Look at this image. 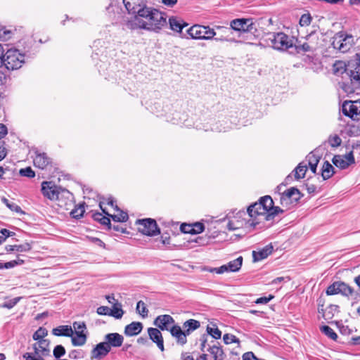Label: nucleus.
<instances>
[{
	"mask_svg": "<svg viewBox=\"0 0 360 360\" xmlns=\"http://www.w3.org/2000/svg\"><path fill=\"white\" fill-rule=\"evenodd\" d=\"M167 14L153 7L150 2L149 6L129 20L126 25L130 30H144L159 33L167 25Z\"/></svg>",
	"mask_w": 360,
	"mask_h": 360,
	"instance_id": "1",
	"label": "nucleus"
},
{
	"mask_svg": "<svg viewBox=\"0 0 360 360\" xmlns=\"http://www.w3.org/2000/svg\"><path fill=\"white\" fill-rule=\"evenodd\" d=\"M274 205V201L269 195L262 197L258 202L250 205L247 210L250 219L248 223L250 226L263 229L268 226L266 222L269 221V210Z\"/></svg>",
	"mask_w": 360,
	"mask_h": 360,
	"instance_id": "2",
	"label": "nucleus"
},
{
	"mask_svg": "<svg viewBox=\"0 0 360 360\" xmlns=\"http://www.w3.org/2000/svg\"><path fill=\"white\" fill-rule=\"evenodd\" d=\"M41 193L44 197L51 200H58L60 207L72 205V194L68 190L55 185L51 181L42 182Z\"/></svg>",
	"mask_w": 360,
	"mask_h": 360,
	"instance_id": "3",
	"label": "nucleus"
},
{
	"mask_svg": "<svg viewBox=\"0 0 360 360\" xmlns=\"http://www.w3.org/2000/svg\"><path fill=\"white\" fill-rule=\"evenodd\" d=\"M1 65L8 70H15L20 68L25 63V55L16 49H7L1 59Z\"/></svg>",
	"mask_w": 360,
	"mask_h": 360,
	"instance_id": "4",
	"label": "nucleus"
},
{
	"mask_svg": "<svg viewBox=\"0 0 360 360\" xmlns=\"http://www.w3.org/2000/svg\"><path fill=\"white\" fill-rule=\"evenodd\" d=\"M48 335V331L45 328L39 327L33 334L32 338L36 341L32 345V349L37 351H41L44 355H50V342L44 338Z\"/></svg>",
	"mask_w": 360,
	"mask_h": 360,
	"instance_id": "5",
	"label": "nucleus"
},
{
	"mask_svg": "<svg viewBox=\"0 0 360 360\" xmlns=\"http://www.w3.org/2000/svg\"><path fill=\"white\" fill-rule=\"evenodd\" d=\"M354 37L344 32H337L332 38L331 45L342 53L347 52L354 45Z\"/></svg>",
	"mask_w": 360,
	"mask_h": 360,
	"instance_id": "6",
	"label": "nucleus"
},
{
	"mask_svg": "<svg viewBox=\"0 0 360 360\" xmlns=\"http://www.w3.org/2000/svg\"><path fill=\"white\" fill-rule=\"evenodd\" d=\"M187 33L194 39L211 40L217 35L214 28L200 25H193L187 30Z\"/></svg>",
	"mask_w": 360,
	"mask_h": 360,
	"instance_id": "7",
	"label": "nucleus"
},
{
	"mask_svg": "<svg viewBox=\"0 0 360 360\" xmlns=\"http://www.w3.org/2000/svg\"><path fill=\"white\" fill-rule=\"evenodd\" d=\"M268 39L274 49L284 51L293 46L292 40L283 32L271 33Z\"/></svg>",
	"mask_w": 360,
	"mask_h": 360,
	"instance_id": "8",
	"label": "nucleus"
},
{
	"mask_svg": "<svg viewBox=\"0 0 360 360\" xmlns=\"http://www.w3.org/2000/svg\"><path fill=\"white\" fill-rule=\"evenodd\" d=\"M302 196L297 188L291 187L281 194L280 203L283 207L289 209L296 205Z\"/></svg>",
	"mask_w": 360,
	"mask_h": 360,
	"instance_id": "9",
	"label": "nucleus"
},
{
	"mask_svg": "<svg viewBox=\"0 0 360 360\" xmlns=\"http://www.w3.org/2000/svg\"><path fill=\"white\" fill-rule=\"evenodd\" d=\"M136 224L138 226V231L143 235L154 236L160 233L155 220L153 219H138Z\"/></svg>",
	"mask_w": 360,
	"mask_h": 360,
	"instance_id": "10",
	"label": "nucleus"
},
{
	"mask_svg": "<svg viewBox=\"0 0 360 360\" xmlns=\"http://www.w3.org/2000/svg\"><path fill=\"white\" fill-rule=\"evenodd\" d=\"M342 108L345 116L355 121L360 120V100L345 101Z\"/></svg>",
	"mask_w": 360,
	"mask_h": 360,
	"instance_id": "11",
	"label": "nucleus"
},
{
	"mask_svg": "<svg viewBox=\"0 0 360 360\" xmlns=\"http://www.w3.org/2000/svg\"><path fill=\"white\" fill-rule=\"evenodd\" d=\"M231 30L240 32H252L256 30L252 18H237L231 21Z\"/></svg>",
	"mask_w": 360,
	"mask_h": 360,
	"instance_id": "12",
	"label": "nucleus"
},
{
	"mask_svg": "<svg viewBox=\"0 0 360 360\" xmlns=\"http://www.w3.org/2000/svg\"><path fill=\"white\" fill-rule=\"evenodd\" d=\"M243 264V257H238L236 259L229 262L227 264L222 265L218 268H213L210 270V272H215L221 274L225 272H236L238 271Z\"/></svg>",
	"mask_w": 360,
	"mask_h": 360,
	"instance_id": "13",
	"label": "nucleus"
},
{
	"mask_svg": "<svg viewBox=\"0 0 360 360\" xmlns=\"http://www.w3.org/2000/svg\"><path fill=\"white\" fill-rule=\"evenodd\" d=\"M129 13L135 16L144 7L149 6L150 0H122Z\"/></svg>",
	"mask_w": 360,
	"mask_h": 360,
	"instance_id": "14",
	"label": "nucleus"
},
{
	"mask_svg": "<svg viewBox=\"0 0 360 360\" xmlns=\"http://www.w3.org/2000/svg\"><path fill=\"white\" fill-rule=\"evenodd\" d=\"M247 213L244 211H239L236 216L229 220L227 228L230 231H235L243 228L245 225L248 224V220L244 217Z\"/></svg>",
	"mask_w": 360,
	"mask_h": 360,
	"instance_id": "15",
	"label": "nucleus"
},
{
	"mask_svg": "<svg viewBox=\"0 0 360 360\" xmlns=\"http://www.w3.org/2000/svg\"><path fill=\"white\" fill-rule=\"evenodd\" d=\"M332 162L337 167H339L341 169H345L349 165L354 164L355 162V160L353 152L350 151L345 155H334Z\"/></svg>",
	"mask_w": 360,
	"mask_h": 360,
	"instance_id": "16",
	"label": "nucleus"
},
{
	"mask_svg": "<svg viewBox=\"0 0 360 360\" xmlns=\"http://www.w3.org/2000/svg\"><path fill=\"white\" fill-rule=\"evenodd\" d=\"M174 319L168 314L160 315L154 320L153 324L162 330H169Z\"/></svg>",
	"mask_w": 360,
	"mask_h": 360,
	"instance_id": "17",
	"label": "nucleus"
},
{
	"mask_svg": "<svg viewBox=\"0 0 360 360\" xmlns=\"http://www.w3.org/2000/svg\"><path fill=\"white\" fill-rule=\"evenodd\" d=\"M110 352V347L104 341L97 344L91 352V358L101 359L106 356Z\"/></svg>",
	"mask_w": 360,
	"mask_h": 360,
	"instance_id": "18",
	"label": "nucleus"
},
{
	"mask_svg": "<svg viewBox=\"0 0 360 360\" xmlns=\"http://www.w3.org/2000/svg\"><path fill=\"white\" fill-rule=\"evenodd\" d=\"M218 30L219 32H217V35L212 39L214 41L229 42L234 41V40L230 37L231 34V30L230 27L224 26H216L214 30Z\"/></svg>",
	"mask_w": 360,
	"mask_h": 360,
	"instance_id": "19",
	"label": "nucleus"
},
{
	"mask_svg": "<svg viewBox=\"0 0 360 360\" xmlns=\"http://www.w3.org/2000/svg\"><path fill=\"white\" fill-rule=\"evenodd\" d=\"M104 342L111 350L112 347H120L124 342V338L117 333H108L104 336Z\"/></svg>",
	"mask_w": 360,
	"mask_h": 360,
	"instance_id": "20",
	"label": "nucleus"
},
{
	"mask_svg": "<svg viewBox=\"0 0 360 360\" xmlns=\"http://www.w3.org/2000/svg\"><path fill=\"white\" fill-rule=\"evenodd\" d=\"M148 334L149 338L156 344L157 347L163 352L165 350L164 348V340L160 330L156 328H148Z\"/></svg>",
	"mask_w": 360,
	"mask_h": 360,
	"instance_id": "21",
	"label": "nucleus"
},
{
	"mask_svg": "<svg viewBox=\"0 0 360 360\" xmlns=\"http://www.w3.org/2000/svg\"><path fill=\"white\" fill-rule=\"evenodd\" d=\"M33 162L35 167L44 169L51 163V160L46 153L37 150Z\"/></svg>",
	"mask_w": 360,
	"mask_h": 360,
	"instance_id": "22",
	"label": "nucleus"
},
{
	"mask_svg": "<svg viewBox=\"0 0 360 360\" xmlns=\"http://www.w3.org/2000/svg\"><path fill=\"white\" fill-rule=\"evenodd\" d=\"M103 202H101L99 206L102 210V212L106 215L110 217L114 221L117 222H125L128 220L129 216L126 212L121 210L117 205L115 206V210L118 212L116 214H109L105 209L103 207Z\"/></svg>",
	"mask_w": 360,
	"mask_h": 360,
	"instance_id": "23",
	"label": "nucleus"
},
{
	"mask_svg": "<svg viewBox=\"0 0 360 360\" xmlns=\"http://www.w3.org/2000/svg\"><path fill=\"white\" fill-rule=\"evenodd\" d=\"M169 332L171 335L176 338L177 343L184 345L187 342V335L186 334L185 330H183L181 328L177 325L172 326Z\"/></svg>",
	"mask_w": 360,
	"mask_h": 360,
	"instance_id": "24",
	"label": "nucleus"
},
{
	"mask_svg": "<svg viewBox=\"0 0 360 360\" xmlns=\"http://www.w3.org/2000/svg\"><path fill=\"white\" fill-rule=\"evenodd\" d=\"M169 28L176 32L181 33L183 28L186 27L188 24L181 18L176 16H172L169 18L168 22Z\"/></svg>",
	"mask_w": 360,
	"mask_h": 360,
	"instance_id": "25",
	"label": "nucleus"
},
{
	"mask_svg": "<svg viewBox=\"0 0 360 360\" xmlns=\"http://www.w3.org/2000/svg\"><path fill=\"white\" fill-rule=\"evenodd\" d=\"M273 251V246L267 245L264 248L257 251L252 252V257L254 262H259L266 259Z\"/></svg>",
	"mask_w": 360,
	"mask_h": 360,
	"instance_id": "26",
	"label": "nucleus"
},
{
	"mask_svg": "<svg viewBox=\"0 0 360 360\" xmlns=\"http://www.w3.org/2000/svg\"><path fill=\"white\" fill-rule=\"evenodd\" d=\"M143 329V324L141 322L134 321L125 326L124 334L127 336H134L139 334Z\"/></svg>",
	"mask_w": 360,
	"mask_h": 360,
	"instance_id": "27",
	"label": "nucleus"
},
{
	"mask_svg": "<svg viewBox=\"0 0 360 360\" xmlns=\"http://www.w3.org/2000/svg\"><path fill=\"white\" fill-rule=\"evenodd\" d=\"M52 333L56 336L70 337L74 334L73 330L70 326H60L52 330Z\"/></svg>",
	"mask_w": 360,
	"mask_h": 360,
	"instance_id": "28",
	"label": "nucleus"
},
{
	"mask_svg": "<svg viewBox=\"0 0 360 360\" xmlns=\"http://www.w3.org/2000/svg\"><path fill=\"white\" fill-rule=\"evenodd\" d=\"M5 249L7 252H28L32 249V245L29 243H25L20 245H8L5 247Z\"/></svg>",
	"mask_w": 360,
	"mask_h": 360,
	"instance_id": "29",
	"label": "nucleus"
},
{
	"mask_svg": "<svg viewBox=\"0 0 360 360\" xmlns=\"http://www.w3.org/2000/svg\"><path fill=\"white\" fill-rule=\"evenodd\" d=\"M200 326V323L198 321L195 319H189L185 321L183 324V328L186 332L187 336L190 335V333L198 329Z\"/></svg>",
	"mask_w": 360,
	"mask_h": 360,
	"instance_id": "30",
	"label": "nucleus"
},
{
	"mask_svg": "<svg viewBox=\"0 0 360 360\" xmlns=\"http://www.w3.org/2000/svg\"><path fill=\"white\" fill-rule=\"evenodd\" d=\"M208 350L212 355L214 360H224L226 355L220 347L212 345Z\"/></svg>",
	"mask_w": 360,
	"mask_h": 360,
	"instance_id": "31",
	"label": "nucleus"
},
{
	"mask_svg": "<svg viewBox=\"0 0 360 360\" xmlns=\"http://www.w3.org/2000/svg\"><path fill=\"white\" fill-rule=\"evenodd\" d=\"M334 173V167L333 165L328 161H326L322 167L321 176L323 179L327 180L330 179Z\"/></svg>",
	"mask_w": 360,
	"mask_h": 360,
	"instance_id": "32",
	"label": "nucleus"
},
{
	"mask_svg": "<svg viewBox=\"0 0 360 360\" xmlns=\"http://www.w3.org/2000/svg\"><path fill=\"white\" fill-rule=\"evenodd\" d=\"M307 170V164L304 162H300L293 170L294 177L295 179L298 180L302 179L305 176L306 172Z\"/></svg>",
	"mask_w": 360,
	"mask_h": 360,
	"instance_id": "33",
	"label": "nucleus"
},
{
	"mask_svg": "<svg viewBox=\"0 0 360 360\" xmlns=\"http://www.w3.org/2000/svg\"><path fill=\"white\" fill-rule=\"evenodd\" d=\"M48 355L42 354L41 351L33 349V352H26L23 354V358L25 360H44V357Z\"/></svg>",
	"mask_w": 360,
	"mask_h": 360,
	"instance_id": "34",
	"label": "nucleus"
},
{
	"mask_svg": "<svg viewBox=\"0 0 360 360\" xmlns=\"http://www.w3.org/2000/svg\"><path fill=\"white\" fill-rule=\"evenodd\" d=\"M93 218L94 220L99 221L101 224L108 226V229H111V223L109 217L103 216L100 212H96L93 214Z\"/></svg>",
	"mask_w": 360,
	"mask_h": 360,
	"instance_id": "35",
	"label": "nucleus"
},
{
	"mask_svg": "<svg viewBox=\"0 0 360 360\" xmlns=\"http://www.w3.org/2000/svg\"><path fill=\"white\" fill-rule=\"evenodd\" d=\"M339 283V294H342L345 296L352 295L354 292V289L346 284L344 282H338Z\"/></svg>",
	"mask_w": 360,
	"mask_h": 360,
	"instance_id": "36",
	"label": "nucleus"
},
{
	"mask_svg": "<svg viewBox=\"0 0 360 360\" xmlns=\"http://www.w3.org/2000/svg\"><path fill=\"white\" fill-rule=\"evenodd\" d=\"M124 314V311L121 308V304L116 303L114 304L112 309H110V315L115 319H121Z\"/></svg>",
	"mask_w": 360,
	"mask_h": 360,
	"instance_id": "37",
	"label": "nucleus"
},
{
	"mask_svg": "<svg viewBox=\"0 0 360 360\" xmlns=\"http://www.w3.org/2000/svg\"><path fill=\"white\" fill-rule=\"evenodd\" d=\"M207 332L209 335H210L213 338L216 340L221 338V332L219 330V328L216 326L215 324H211L207 326Z\"/></svg>",
	"mask_w": 360,
	"mask_h": 360,
	"instance_id": "38",
	"label": "nucleus"
},
{
	"mask_svg": "<svg viewBox=\"0 0 360 360\" xmlns=\"http://www.w3.org/2000/svg\"><path fill=\"white\" fill-rule=\"evenodd\" d=\"M136 310V312L143 318H146L148 315V309H147L146 304L142 300L137 302Z\"/></svg>",
	"mask_w": 360,
	"mask_h": 360,
	"instance_id": "39",
	"label": "nucleus"
},
{
	"mask_svg": "<svg viewBox=\"0 0 360 360\" xmlns=\"http://www.w3.org/2000/svg\"><path fill=\"white\" fill-rule=\"evenodd\" d=\"M70 337L72 338V342L74 346H82L86 342V335H74L73 334Z\"/></svg>",
	"mask_w": 360,
	"mask_h": 360,
	"instance_id": "40",
	"label": "nucleus"
},
{
	"mask_svg": "<svg viewBox=\"0 0 360 360\" xmlns=\"http://www.w3.org/2000/svg\"><path fill=\"white\" fill-rule=\"evenodd\" d=\"M321 331L327 335L330 339L335 340L338 338V335L335 332L328 326H323L321 328Z\"/></svg>",
	"mask_w": 360,
	"mask_h": 360,
	"instance_id": "41",
	"label": "nucleus"
},
{
	"mask_svg": "<svg viewBox=\"0 0 360 360\" xmlns=\"http://www.w3.org/2000/svg\"><path fill=\"white\" fill-rule=\"evenodd\" d=\"M328 142L331 147L335 148V147H338L341 145L342 139H340V137L338 135L334 134V135H330L328 137Z\"/></svg>",
	"mask_w": 360,
	"mask_h": 360,
	"instance_id": "42",
	"label": "nucleus"
},
{
	"mask_svg": "<svg viewBox=\"0 0 360 360\" xmlns=\"http://www.w3.org/2000/svg\"><path fill=\"white\" fill-rule=\"evenodd\" d=\"M84 213V207L82 205H79L77 207L72 210L70 214L73 218L79 219L83 216Z\"/></svg>",
	"mask_w": 360,
	"mask_h": 360,
	"instance_id": "43",
	"label": "nucleus"
},
{
	"mask_svg": "<svg viewBox=\"0 0 360 360\" xmlns=\"http://www.w3.org/2000/svg\"><path fill=\"white\" fill-rule=\"evenodd\" d=\"M306 160L309 165H318L320 157L311 152L306 157Z\"/></svg>",
	"mask_w": 360,
	"mask_h": 360,
	"instance_id": "44",
	"label": "nucleus"
},
{
	"mask_svg": "<svg viewBox=\"0 0 360 360\" xmlns=\"http://www.w3.org/2000/svg\"><path fill=\"white\" fill-rule=\"evenodd\" d=\"M338 282H334L333 284L330 285L326 289V294L328 295H333L339 294V288Z\"/></svg>",
	"mask_w": 360,
	"mask_h": 360,
	"instance_id": "45",
	"label": "nucleus"
},
{
	"mask_svg": "<svg viewBox=\"0 0 360 360\" xmlns=\"http://www.w3.org/2000/svg\"><path fill=\"white\" fill-rule=\"evenodd\" d=\"M65 354V349L63 346L59 345L55 347L53 349V356L58 359H60V358L63 356Z\"/></svg>",
	"mask_w": 360,
	"mask_h": 360,
	"instance_id": "46",
	"label": "nucleus"
},
{
	"mask_svg": "<svg viewBox=\"0 0 360 360\" xmlns=\"http://www.w3.org/2000/svg\"><path fill=\"white\" fill-rule=\"evenodd\" d=\"M20 299H21L20 297H17L12 300H10L4 302L2 304V307L9 309H12L18 303V302L20 300Z\"/></svg>",
	"mask_w": 360,
	"mask_h": 360,
	"instance_id": "47",
	"label": "nucleus"
},
{
	"mask_svg": "<svg viewBox=\"0 0 360 360\" xmlns=\"http://www.w3.org/2000/svg\"><path fill=\"white\" fill-rule=\"evenodd\" d=\"M223 340L224 343L226 345L233 342L239 343V340L235 335L231 334L224 335Z\"/></svg>",
	"mask_w": 360,
	"mask_h": 360,
	"instance_id": "48",
	"label": "nucleus"
},
{
	"mask_svg": "<svg viewBox=\"0 0 360 360\" xmlns=\"http://www.w3.org/2000/svg\"><path fill=\"white\" fill-rule=\"evenodd\" d=\"M283 212L279 207H274L271 206V208L269 210V214H271V217H269V221L273 220L275 216H276L279 213H282Z\"/></svg>",
	"mask_w": 360,
	"mask_h": 360,
	"instance_id": "49",
	"label": "nucleus"
},
{
	"mask_svg": "<svg viewBox=\"0 0 360 360\" xmlns=\"http://www.w3.org/2000/svg\"><path fill=\"white\" fill-rule=\"evenodd\" d=\"M193 234H198L202 233L205 229V226L202 223L195 222L192 224Z\"/></svg>",
	"mask_w": 360,
	"mask_h": 360,
	"instance_id": "50",
	"label": "nucleus"
},
{
	"mask_svg": "<svg viewBox=\"0 0 360 360\" xmlns=\"http://www.w3.org/2000/svg\"><path fill=\"white\" fill-rule=\"evenodd\" d=\"M20 174L22 176H27L30 178L34 177L35 173L31 167H26L20 170Z\"/></svg>",
	"mask_w": 360,
	"mask_h": 360,
	"instance_id": "51",
	"label": "nucleus"
},
{
	"mask_svg": "<svg viewBox=\"0 0 360 360\" xmlns=\"http://www.w3.org/2000/svg\"><path fill=\"white\" fill-rule=\"evenodd\" d=\"M297 49L302 50L304 52L312 51L316 49V46L311 44L310 42H305L300 46L297 47Z\"/></svg>",
	"mask_w": 360,
	"mask_h": 360,
	"instance_id": "52",
	"label": "nucleus"
},
{
	"mask_svg": "<svg viewBox=\"0 0 360 360\" xmlns=\"http://www.w3.org/2000/svg\"><path fill=\"white\" fill-rule=\"evenodd\" d=\"M311 17L310 14H303L300 19V25L301 26H307L311 23Z\"/></svg>",
	"mask_w": 360,
	"mask_h": 360,
	"instance_id": "53",
	"label": "nucleus"
},
{
	"mask_svg": "<svg viewBox=\"0 0 360 360\" xmlns=\"http://www.w3.org/2000/svg\"><path fill=\"white\" fill-rule=\"evenodd\" d=\"M350 80L352 79H350ZM342 89L346 93L348 94L354 93L356 89H360L359 87L356 86V85L352 82V81H351V85L344 84L342 85Z\"/></svg>",
	"mask_w": 360,
	"mask_h": 360,
	"instance_id": "54",
	"label": "nucleus"
},
{
	"mask_svg": "<svg viewBox=\"0 0 360 360\" xmlns=\"http://www.w3.org/2000/svg\"><path fill=\"white\" fill-rule=\"evenodd\" d=\"M7 148H6L5 141L0 140V161L4 160L7 155Z\"/></svg>",
	"mask_w": 360,
	"mask_h": 360,
	"instance_id": "55",
	"label": "nucleus"
},
{
	"mask_svg": "<svg viewBox=\"0 0 360 360\" xmlns=\"http://www.w3.org/2000/svg\"><path fill=\"white\" fill-rule=\"evenodd\" d=\"M12 32L10 30H0V40L7 41L11 39Z\"/></svg>",
	"mask_w": 360,
	"mask_h": 360,
	"instance_id": "56",
	"label": "nucleus"
},
{
	"mask_svg": "<svg viewBox=\"0 0 360 360\" xmlns=\"http://www.w3.org/2000/svg\"><path fill=\"white\" fill-rule=\"evenodd\" d=\"M180 230L184 233L193 234L192 224H183L181 225Z\"/></svg>",
	"mask_w": 360,
	"mask_h": 360,
	"instance_id": "57",
	"label": "nucleus"
},
{
	"mask_svg": "<svg viewBox=\"0 0 360 360\" xmlns=\"http://www.w3.org/2000/svg\"><path fill=\"white\" fill-rule=\"evenodd\" d=\"M73 328L75 329V332H77V330H86V325L84 322L75 321L73 323Z\"/></svg>",
	"mask_w": 360,
	"mask_h": 360,
	"instance_id": "58",
	"label": "nucleus"
},
{
	"mask_svg": "<svg viewBox=\"0 0 360 360\" xmlns=\"http://www.w3.org/2000/svg\"><path fill=\"white\" fill-rule=\"evenodd\" d=\"M274 298V296L269 295V297H262L256 300V304H266Z\"/></svg>",
	"mask_w": 360,
	"mask_h": 360,
	"instance_id": "59",
	"label": "nucleus"
},
{
	"mask_svg": "<svg viewBox=\"0 0 360 360\" xmlns=\"http://www.w3.org/2000/svg\"><path fill=\"white\" fill-rule=\"evenodd\" d=\"M8 207L11 210H12V211H13V212H15L16 213H20V214H23L24 213L22 212V210L21 207L19 205H18L17 204H15V202H12L11 203V205H8Z\"/></svg>",
	"mask_w": 360,
	"mask_h": 360,
	"instance_id": "60",
	"label": "nucleus"
},
{
	"mask_svg": "<svg viewBox=\"0 0 360 360\" xmlns=\"http://www.w3.org/2000/svg\"><path fill=\"white\" fill-rule=\"evenodd\" d=\"M97 313L99 315H110V308L105 306L99 307L97 309Z\"/></svg>",
	"mask_w": 360,
	"mask_h": 360,
	"instance_id": "61",
	"label": "nucleus"
},
{
	"mask_svg": "<svg viewBox=\"0 0 360 360\" xmlns=\"http://www.w3.org/2000/svg\"><path fill=\"white\" fill-rule=\"evenodd\" d=\"M243 360H260L257 359L252 352H248L243 355Z\"/></svg>",
	"mask_w": 360,
	"mask_h": 360,
	"instance_id": "62",
	"label": "nucleus"
},
{
	"mask_svg": "<svg viewBox=\"0 0 360 360\" xmlns=\"http://www.w3.org/2000/svg\"><path fill=\"white\" fill-rule=\"evenodd\" d=\"M8 134V129L5 124H0V140H2V139Z\"/></svg>",
	"mask_w": 360,
	"mask_h": 360,
	"instance_id": "63",
	"label": "nucleus"
},
{
	"mask_svg": "<svg viewBox=\"0 0 360 360\" xmlns=\"http://www.w3.org/2000/svg\"><path fill=\"white\" fill-rule=\"evenodd\" d=\"M0 232L3 235L2 236H4V238H6V239L8 237L13 236L15 235L14 232L10 231L6 229H2Z\"/></svg>",
	"mask_w": 360,
	"mask_h": 360,
	"instance_id": "64",
	"label": "nucleus"
}]
</instances>
